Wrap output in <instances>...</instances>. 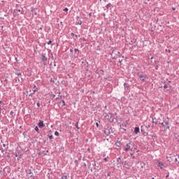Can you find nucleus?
Segmentation results:
<instances>
[{"mask_svg":"<svg viewBox=\"0 0 179 179\" xmlns=\"http://www.w3.org/2000/svg\"><path fill=\"white\" fill-rule=\"evenodd\" d=\"M135 146V143L131 141H129V143L126 145V148L123 149L124 152H129V150H132L134 147Z\"/></svg>","mask_w":179,"mask_h":179,"instance_id":"1","label":"nucleus"},{"mask_svg":"<svg viewBox=\"0 0 179 179\" xmlns=\"http://www.w3.org/2000/svg\"><path fill=\"white\" fill-rule=\"evenodd\" d=\"M137 76L139 78L141 82H145L148 78V76L146 74H143L142 73H138Z\"/></svg>","mask_w":179,"mask_h":179,"instance_id":"2","label":"nucleus"},{"mask_svg":"<svg viewBox=\"0 0 179 179\" xmlns=\"http://www.w3.org/2000/svg\"><path fill=\"white\" fill-rule=\"evenodd\" d=\"M164 124L165 125L164 131H167V129H170V120L169 117L164 119Z\"/></svg>","mask_w":179,"mask_h":179,"instance_id":"3","label":"nucleus"},{"mask_svg":"<svg viewBox=\"0 0 179 179\" xmlns=\"http://www.w3.org/2000/svg\"><path fill=\"white\" fill-rule=\"evenodd\" d=\"M106 118H107L108 121H109V122H114V117L113 114L109 113L108 115H106Z\"/></svg>","mask_w":179,"mask_h":179,"instance_id":"4","label":"nucleus"},{"mask_svg":"<svg viewBox=\"0 0 179 179\" xmlns=\"http://www.w3.org/2000/svg\"><path fill=\"white\" fill-rule=\"evenodd\" d=\"M47 57L45 56V53H42L41 55V62H47Z\"/></svg>","mask_w":179,"mask_h":179,"instance_id":"5","label":"nucleus"},{"mask_svg":"<svg viewBox=\"0 0 179 179\" xmlns=\"http://www.w3.org/2000/svg\"><path fill=\"white\" fill-rule=\"evenodd\" d=\"M157 167H159L162 169H163V167H164V163L162 162L160 160H157Z\"/></svg>","mask_w":179,"mask_h":179,"instance_id":"6","label":"nucleus"},{"mask_svg":"<svg viewBox=\"0 0 179 179\" xmlns=\"http://www.w3.org/2000/svg\"><path fill=\"white\" fill-rule=\"evenodd\" d=\"M38 127L39 128H44V127H45V124H44V121L43 120H39L38 123Z\"/></svg>","mask_w":179,"mask_h":179,"instance_id":"7","label":"nucleus"},{"mask_svg":"<svg viewBox=\"0 0 179 179\" xmlns=\"http://www.w3.org/2000/svg\"><path fill=\"white\" fill-rule=\"evenodd\" d=\"M76 24H82V20H80V17L79 16L76 17Z\"/></svg>","mask_w":179,"mask_h":179,"instance_id":"8","label":"nucleus"},{"mask_svg":"<svg viewBox=\"0 0 179 179\" xmlns=\"http://www.w3.org/2000/svg\"><path fill=\"white\" fill-rule=\"evenodd\" d=\"M114 52H115V55L119 57V58H121V53L118 51H115V50H113L112 52V54H114Z\"/></svg>","mask_w":179,"mask_h":179,"instance_id":"9","label":"nucleus"},{"mask_svg":"<svg viewBox=\"0 0 179 179\" xmlns=\"http://www.w3.org/2000/svg\"><path fill=\"white\" fill-rule=\"evenodd\" d=\"M152 124L157 125V124H159V120H157L156 117H152Z\"/></svg>","mask_w":179,"mask_h":179,"instance_id":"10","label":"nucleus"},{"mask_svg":"<svg viewBox=\"0 0 179 179\" xmlns=\"http://www.w3.org/2000/svg\"><path fill=\"white\" fill-rule=\"evenodd\" d=\"M140 132V129L139 127H135L134 128V133L136 134V135H138Z\"/></svg>","mask_w":179,"mask_h":179,"instance_id":"11","label":"nucleus"},{"mask_svg":"<svg viewBox=\"0 0 179 179\" xmlns=\"http://www.w3.org/2000/svg\"><path fill=\"white\" fill-rule=\"evenodd\" d=\"M124 87L125 90H128V89H129V84L124 83Z\"/></svg>","mask_w":179,"mask_h":179,"instance_id":"12","label":"nucleus"},{"mask_svg":"<svg viewBox=\"0 0 179 179\" xmlns=\"http://www.w3.org/2000/svg\"><path fill=\"white\" fill-rule=\"evenodd\" d=\"M37 90H38V89H37V87L34 85V87L32 88L33 94H34V93H36Z\"/></svg>","mask_w":179,"mask_h":179,"instance_id":"13","label":"nucleus"},{"mask_svg":"<svg viewBox=\"0 0 179 179\" xmlns=\"http://www.w3.org/2000/svg\"><path fill=\"white\" fill-rule=\"evenodd\" d=\"M117 163H120V164L122 163V159H121V157H119L117 159Z\"/></svg>","mask_w":179,"mask_h":179,"instance_id":"14","label":"nucleus"},{"mask_svg":"<svg viewBox=\"0 0 179 179\" xmlns=\"http://www.w3.org/2000/svg\"><path fill=\"white\" fill-rule=\"evenodd\" d=\"M74 52H75V53L77 55V57H78V56L79 55V50L75 48V49H74Z\"/></svg>","mask_w":179,"mask_h":179,"instance_id":"15","label":"nucleus"},{"mask_svg":"<svg viewBox=\"0 0 179 179\" xmlns=\"http://www.w3.org/2000/svg\"><path fill=\"white\" fill-rule=\"evenodd\" d=\"M34 130L38 132V134H40V129H38V127H35Z\"/></svg>","mask_w":179,"mask_h":179,"instance_id":"16","label":"nucleus"},{"mask_svg":"<svg viewBox=\"0 0 179 179\" xmlns=\"http://www.w3.org/2000/svg\"><path fill=\"white\" fill-rule=\"evenodd\" d=\"M28 174L30 176V177H33L34 175L33 174V172H31V170H29L28 172Z\"/></svg>","mask_w":179,"mask_h":179,"instance_id":"17","label":"nucleus"},{"mask_svg":"<svg viewBox=\"0 0 179 179\" xmlns=\"http://www.w3.org/2000/svg\"><path fill=\"white\" fill-rule=\"evenodd\" d=\"M76 128H77V129H80V128L79 127V122H77L75 124Z\"/></svg>","mask_w":179,"mask_h":179,"instance_id":"18","label":"nucleus"},{"mask_svg":"<svg viewBox=\"0 0 179 179\" xmlns=\"http://www.w3.org/2000/svg\"><path fill=\"white\" fill-rule=\"evenodd\" d=\"M116 146L120 148V146H121V141H117Z\"/></svg>","mask_w":179,"mask_h":179,"instance_id":"19","label":"nucleus"},{"mask_svg":"<svg viewBox=\"0 0 179 179\" xmlns=\"http://www.w3.org/2000/svg\"><path fill=\"white\" fill-rule=\"evenodd\" d=\"M159 124H160L161 125H162V127H164V129L166 128V124H165V123H164V121L163 122H159Z\"/></svg>","mask_w":179,"mask_h":179,"instance_id":"20","label":"nucleus"},{"mask_svg":"<svg viewBox=\"0 0 179 179\" xmlns=\"http://www.w3.org/2000/svg\"><path fill=\"white\" fill-rule=\"evenodd\" d=\"M111 6H112L111 3H109L108 4L106 5V8L110 9V8H111Z\"/></svg>","mask_w":179,"mask_h":179,"instance_id":"21","label":"nucleus"},{"mask_svg":"<svg viewBox=\"0 0 179 179\" xmlns=\"http://www.w3.org/2000/svg\"><path fill=\"white\" fill-rule=\"evenodd\" d=\"M62 103V107H64V106H65V101L64 100H62V101L60 102V103Z\"/></svg>","mask_w":179,"mask_h":179,"instance_id":"22","label":"nucleus"},{"mask_svg":"<svg viewBox=\"0 0 179 179\" xmlns=\"http://www.w3.org/2000/svg\"><path fill=\"white\" fill-rule=\"evenodd\" d=\"M108 177H111V173H108L107 176H106V178L108 179Z\"/></svg>","mask_w":179,"mask_h":179,"instance_id":"23","label":"nucleus"},{"mask_svg":"<svg viewBox=\"0 0 179 179\" xmlns=\"http://www.w3.org/2000/svg\"><path fill=\"white\" fill-rule=\"evenodd\" d=\"M62 179H68V176H62Z\"/></svg>","mask_w":179,"mask_h":179,"instance_id":"24","label":"nucleus"},{"mask_svg":"<svg viewBox=\"0 0 179 179\" xmlns=\"http://www.w3.org/2000/svg\"><path fill=\"white\" fill-rule=\"evenodd\" d=\"M16 75H17L18 76H20V75H22V73H20V71H17Z\"/></svg>","mask_w":179,"mask_h":179,"instance_id":"25","label":"nucleus"},{"mask_svg":"<svg viewBox=\"0 0 179 179\" xmlns=\"http://www.w3.org/2000/svg\"><path fill=\"white\" fill-rule=\"evenodd\" d=\"M55 136H59V133L58 131L55 132Z\"/></svg>","mask_w":179,"mask_h":179,"instance_id":"26","label":"nucleus"},{"mask_svg":"<svg viewBox=\"0 0 179 179\" xmlns=\"http://www.w3.org/2000/svg\"><path fill=\"white\" fill-rule=\"evenodd\" d=\"M48 138L49 139H54V136L52 135L48 136Z\"/></svg>","mask_w":179,"mask_h":179,"instance_id":"27","label":"nucleus"},{"mask_svg":"<svg viewBox=\"0 0 179 179\" xmlns=\"http://www.w3.org/2000/svg\"><path fill=\"white\" fill-rule=\"evenodd\" d=\"M131 157H132V159H135V156L134 155L133 153H130Z\"/></svg>","mask_w":179,"mask_h":179,"instance_id":"28","label":"nucleus"},{"mask_svg":"<svg viewBox=\"0 0 179 179\" xmlns=\"http://www.w3.org/2000/svg\"><path fill=\"white\" fill-rule=\"evenodd\" d=\"M108 157L104 158L103 160H104L105 162H108Z\"/></svg>","mask_w":179,"mask_h":179,"instance_id":"29","label":"nucleus"},{"mask_svg":"<svg viewBox=\"0 0 179 179\" xmlns=\"http://www.w3.org/2000/svg\"><path fill=\"white\" fill-rule=\"evenodd\" d=\"M50 97H52L54 99L55 97V94H50Z\"/></svg>","mask_w":179,"mask_h":179,"instance_id":"30","label":"nucleus"},{"mask_svg":"<svg viewBox=\"0 0 179 179\" xmlns=\"http://www.w3.org/2000/svg\"><path fill=\"white\" fill-rule=\"evenodd\" d=\"M52 43V41H49L47 43V44H48V45H50V44H51Z\"/></svg>","mask_w":179,"mask_h":179,"instance_id":"31","label":"nucleus"},{"mask_svg":"<svg viewBox=\"0 0 179 179\" xmlns=\"http://www.w3.org/2000/svg\"><path fill=\"white\" fill-rule=\"evenodd\" d=\"M63 10H64V12H68L69 9H68V8H65Z\"/></svg>","mask_w":179,"mask_h":179,"instance_id":"32","label":"nucleus"},{"mask_svg":"<svg viewBox=\"0 0 179 179\" xmlns=\"http://www.w3.org/2000/svg\"><path fill=\"white\" fill-rule=\"evenodd\" d=\"M167 159H168V162H171V157H167Z\"/></svg>","mask_w":179,"mask_h":179,"instance_id":"33","label":"nucleus"},{"mask_svg":"<svg viewBox=\"0 0 179 179\" xmlns=\"http://www.w3.org/2000/svg\"><path fill=\"white\" fill-rule=\"evenodd\" d=\"M168 87H169V86H167V85H164V89H167Z\"/></svg>","mask_w":179,"mask_h":179,"instance_id":"34","label":"nucleus"},{"mask_svg":"<svg viewBox=\"0 0 179 179\" xmlns=\"http://www.w3.org/2000/svg\"><path fill=\"white\" fill-rule=\"evenodd\" d=\"M13 114H14V112H13V110H11V111L10 112V115H13Z\"/></svg>","mask_w":179,"mask_h":179,"instance_id":"35","label":"nucleus"},{"mask_svg":"<svg viewBox=\"0 0 179 179\" xmlns=\"http://www.w3.org/2000/svg\"><path fill=\"white\" fill-rule=\"evenodd\" d=\"M1 153H3V152H5V150H3V148H1Z\"/></svg>","mask_w":179,"mask_h":179,"instance_id":"36","label":"nucleus"},{"mask_svg":"<svg viewBox=\"0 0 179 179\" xmlns=\"http://www.w3.org/2000/svg\"><path fill=\"white\" fill-rule=\"evenodd\" d=\"M36 105L38 107H40V102H37Z\"/></svg>","mask_w":179,"mask_h":179,"instance_id":"37","label":"nucleus"},{"mask_svg":"<svg viewBox=\"0 0 179 179\" xmlns=\"http://www.w3.org/2000/svg\"><path fill=\"white\" fill-rule=\"evenodd\" d=\"M96 128H99V123H96Z\"/></svg>","mask_w":179,"mask_h":179,"instance_id":"38","label":"nucleus"},{"mask_svg":"<svg viewBox=\"0 0 179 179\" xmlns=\"http://www.w3.org/2000/svg\"><path fill=\"white\" fill-rule=\"evenodd\" d=\"M177 162H178V159H177V158H175V162L177 163Z\"/></svg>","mask_w":179,"mask_h":179,"instance_id":"39","label":"nucleus"},{"mask_svg":"<svg viewBox=\"0 0 179 179\" xmlns=\"http://www.w3.org/2000/svg\"><path fill=\"white\" fill-rule=\"evenodd\" d=\"M51 55H52L51 59H54V56L52 55V53L51 54Z\"/></svg>","mask_w":179,"mask_h":179,"instance_id":"40","label":"nucleus"},{"mask_svg":"<svg viewBox=\"0 0 179 179\" xmlns=\"http://www.w3.org/2000/svg\"><path fill=\"white\" fill-rule=\"evenodd\" d=\"M71 36L73 37V36H75V34L71 33Z\"/></svg>","mask_w":179,"mask_h":179,"instance_id":"41","label":"nucleus"},{"mask_svg":"<svg viewBox=\"0 0 179 179\" xmlns=\"http://www.w3.org/2000/svg\"><path fill=\"white\" fill-rule=\"evenodd\" d=\"M155 69H157V70L159 69V66H156Z\"/></svg>","mask_w":179,"mask_h":179,"instance_id":"42","label":"nucleus"},{"mask_svg":"<svg viewBox=\"0 0 179 179\" xmlns=\"http://www.w3.org/2000/svg\"><path fill=\"white\" fill-rule=\"evenodd\" d=\"M22 135L26 138V133H23Z\"/></svg>","mask_w":179,"mask_h":179,"instance_id":"43","label":"nucleus"},{"mask_svg":"<svg viewBox=\"0 0 179 179\" xmlns=\"http://www.w3.org/2000/svg\"><path fill=\"white\" fill-rule=\"evenodd\" d=\"M3 148H6V144H3Z\"/></svg>","mask_w":179,"mask_h":179,"instance_id":"44","label":"nucleus"},{"mask_svg":"<svg viewBox=\"0 0 179 179\" xmlns=\"http://www.w3.org/2000/svg\"><path fill=\"white\" fill-rule=\"evenodd\" d=\"M0 104H3V102L2 101H0Z\"/></svg>","mask_w":179,"mask_h":179,"instance_id":"45","label":"nucleus"},{"mask_svg":"<svg viewBox=\"0 0 179 179\" xmlns=\"http://www.w3.org/2000/svg\"><path fill=\"white\" fill-rule=\"evenodd\" d=\"M47 50H48V52H51V50H50V49H47Z\"/></svg>","mask_w":179,"mask_h":179,"instance_id":"46","label":"nucleus"},{"mask_svg":"<svg viewBox=\"0 0 179 179\" xmlns=\"http://www.w3.org/2000/svg\"><path fill=\"white\" fill-rule=\"evenodd\" d=\"M169 175H166V178H169Z\"/></svg>","mask_w":179,"mask_h":179,"instance_id":"47","label":"nucleus"},{"mask_svg":"<svg viewBox=\"0 0 179 179\" xmlns=\"http://www.w3.org/2000/svg\"><path fill=\"white\" fill-rule=\"evenodd\" d=\"M158 120V124H159L160 122V119H157Z\"/></svg>","mask_w":179,"mask_h":179,"instance_id":"48","label":"nucleus"},{"mask_svg":"<svg viewBox=\"0 0 179 179\" xmlns=\"http://www.w3.org/2000/svg\"><path fill=\"white\" fill-rule=\"evenodd\" d=\"M75 36V37H76V38H78V35H74Z\"/></svg>","mask_w":179,"mask_h":179,"instance_id":"49","label":"nucleus"},{"mask_svg":"<svg viewBox=\"0 0 179 179\" xmlns=\"http://www.w3.org/2000/svg\"><path fill=\"white\" fill-rule=\"evenodd\" d=\"M54 66H57V64L55 62L54 63Z\"/></svg>","mask_w":179,"mask_h":179,"instance_id":"50","label":"nucleus"},{"mask_svg":"<svg viewBox=\"0 0 179 179\" xmlns=\"http://www.w3.org/2000/svg\"><path fill=\"white\" fill-rule=\"evenodd\" d=\"M29 96H33V94L31 93V94H29Z\"/></svg>","mask_w":179,"mask_h":179,"instance_id":"51","label":"nucleus"},{"mask_svg":"<svg viewBox=\"0 0 179 179\" xmlns=\"http://www.w3.org/2000/svg\"><path fill=\"white\" fill-rule=\"evenodd\" d=\"M15 157H17V153H15Z\"/></svg>","mask_w":179,"mask_h":179,"instance_id":"52","label":"nucleus"},{"mask_svg":"<svg viewBox=\"0 0 179 179\" xmlns=\"http://www.w3.org/2000/svg\"><path fill=\"white\" fill-rule=\"evenodd\" d=\"M52 131L50 130V131H49V134H52Z\"/></svg>","mask_w":179,"mask_h":179,"instance_id":"53","label":"nucleus"},{"mask_svg":"<svg viewBox=\"0 0 179 179\" xmlns=\"http://www.w3.org/2000/svg\"><path fill=\"white\" fill-rule=\"evenodd\" d=\"M173 10H176V8H173Z\"/></svg>","mask_w":179,"mask_h":179,"instance_id":"54","label":"nucleus"},{"mask_svg":"<svg viewBox=\"0 0 179 179\" xmlns=\"http://www.w3.org/2000/svg\"><path fill=\"white\" fill-rule=\"evenodd\" d=\"M71 52H73V50H71Z\"/></svg>","mask_w":179,"mask_h":179,"instance_id":"55","label":"nucleus"},{"mask_svg":"<svg viewBox=\"0 0 179 179\" xmlns=\"http://www.w3.org/2000/svg\"><path fill=\"white\" fill-rule=\"evenodd\" d=\"M88 151L90 152V148H88Z\"/></svg>","mask_w":179,"mask_h":179,"instance_id":"56","label":"nucleus"},{"mask_svg":"<svg viewBox=\"0 0 179 179\" xmlns=\"http://www.w3.org/2000/svg\"><path fill=\"white\" fill-rule=\"evenodd\" d=\"M43 46L45 47V43L43 44Z\"/></svg>","mask_w":179,"mask_h":179,"instance_id":"57","label":"nucleus"},{"mask_svg":"<svg viewBox=\"0 0 179 179\" xmlns=\"http://www.w3.org/2000/svg\"><path fill=\"white\" fill-rule=\"evenodd\" d=\"M60 24H62V22H60Z\"/></svg>","mask_w":179,"mask_h":179,"instance_id":"58","label":"nucleus"},{"mask_svg":"<svg viewBox=\"0 0 179 179\" xmlns=\"http://www.w3.org/2000/svg\"><path fill=\"white\" fill-rule=\"evenodd\" d=\"M103 16H106V14H105V13H103Z\"/></svg>","mask_w":179,"mask_h":179,"instance_id":"59","label":"nucleus"},{"mask_svg":"<svg viewBox=\"0 0 179 179\" xmlns=\"http://www.w3.org/2000/svg\"><path fill=\"white\" fill-rule=\"evenodd\" d=\"M0 110H2L1 108V106H0Z\"/></svg>","mask_w":179,"mask_h":179,"instance_id":"60","label":"nucleus"},{"mask_svg":"<svg viewBox=\"0 0 179 179\" xmlns=\"http://www.w3.org/2000/svg\"><path fill=\"white\" fill-rule=\"evenodd\" d=\"M108 134H110V131L108 132Z\"/></svg>","mask_w":179,"mask_h":179,"instance_id":"61","label":"nucleus"},{"mask_svg":"<svg viewBox=\"0 0 179 179\" xmlns=\"http://www.w3.org/2000/svg\"><path fill=\"white\" fill-rule=\"evenodd\" d=\"M119 62H122V61H121V60H120V61H119Z\"/></svg>","mask_w":179,"mask_h":179,"instance_id":"62","label":"nucleus"},{"mask_svg":"<svg viewBox=\"0 0 179 179\" xmlns=\"http://www.w3.org/2000/svg\"><path fill=\"white\" fill-rule=\"evenodd\" d=\"M18 12H20V10H18Z\"/></svg>","mask_w":179,"mask_h":179,"instance_id":"63","label":"nucleus"},{"mask_svg":"<svg viewBox=\"0 0 179 179\" xmlns=\"http://www.w3.org/2000/svg\"><path fill=\"white\" fill-rule=\"evenodd\" d=\"M152 179H155V178H152Z\"/></svg>","mask_w":179,"mask_h":179,"instance_id":"64","label":"nucleus"}]
</instances>
